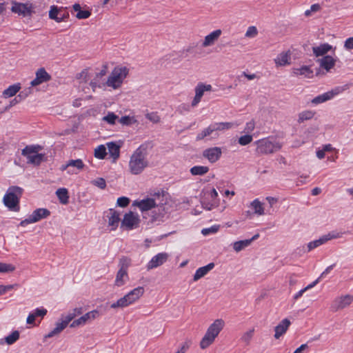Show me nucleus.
Here are the masks:
<instances>
[{
    "mask_svg": "<svg viewBox=\"0 0 353 353\" xmlns=\"http://www.w3.org/2000/svg\"><path fill=\"white\" fill-rule=\"evenodd\" d=\"M67 322H65L64 321H62L61 323H57L56 324V327L51 332H50L46 336V337L50 338L59 334L63 329L67 327Z\"/></svg>",
    "mask_w": 353,
    "mask_h": 353,
    "instance_id": "nucleus-34",
    "label": "nucleus"
},
{
    "mask_svg": "<svg viewBox=\"0 0 353 353\" xmlns=\"http://www.w3.org/2000/svg\"><path fill=\"white\" fill-rule=\"evenodd\" d=\"M19 103L17 97L8 101L7 98H1L0 99V110H8L12 108L15 104Z\"/></svg>",
    "mask_w": 353,
    "mask_h": 353,
    "instance_id": "nucleus-29",
    "label": "nucleus"
},
{
    "mask_svg": "<svg viewBox=\"0 0 353 353\" xmlns=\"http://www.w3.org/2000/svg\"><path fill=\"white\" fill-rule=\"evenodd\" d=\"M201 205H202V207L204 209H206L207 210H211L212 208V206H213L212 203H208V202H206L204 201H201Z\"/></svg>",
    "mask_w": 353,
    "mask_h": 353,
    "instance_id": "nucleus-63",
    "label": "nucleus"
},
{
    "mask_svg": "<svg viewBox=\"0 0 353 353\" xmlns=\"http://www.w3.org/2000/svg\"><path fill=\"white\" fill-rule=\"evenodd\" d=\"M169 254L166 252H161L155 255L148 262L146 268L148 270L161 266L168 259Z\"/></svg>",
    "mask_w": 353,
    "mask_h": 353,
    "instance_id": "nucleus-16",
    "label": "nucleus"
},
{
    "mask_svg": "<svg viewBox=\"0 0 353 353\" xmlns=\"http://www.w3.org/2000/svg\"><path fill=\"white\" fill-rule=\"evenodd\" d=\"M225 322L221 319H216L208 328L205 335L200 341V347L205 350L212 345L220 332L223 329Z\"/></svg>",
    "mask_w": 353,
    "mask_h": 353,
    "instance_id": "nucleus-2",
    "label": "nucleus"
},
{
    "mask_svg": "<svg viewBox=\"0 0 353 353\" xmlns=\"http://www.w3.org/2000/svg\"><path fill=\"white\" fill-rule=\"evenodd\" d=\"M353 301V296L351 294L341 295L336 297L332 302L330 310L332 312L342 310L351 305Z\"/></svg>",
    "mask_w": 353,
    "mask_h": 353,
    "instance_id": "nucleus-9",
    "label": "nucleus"
},
{
    "mask_svg": "<svg viewBox=\"0 0 353 353\" xmlns=\"http://www.w3.org/2000/svg\"><path fill=\"white\" fill-rule=\"evenodd\" d=\"M144 293L143 287H138L137 288L133 289L130 292H129L124 296L118 299L116 302L112 303L110 305V307L112 309L117 308H123L125 307L128 306L129 305L134 303L137 301L141 296H143Z\"/></svg>",
    "mask_w": 353,
    "mask_h": 353,
    "instance_id": "nucleus-4",
    "label": "nucleus"
},
{
    "mask_svg": "<svg viewBox=\"0 0 353 353\" xmlns=\"http://www.w3.org/2000/svg\"><path fill=\"white\" fill-rule=\"evenodd\" d=\"M162 201L163 199L157 200V205H156L153 211V212L155 213L154 219L163 217L169 210V208L166 205V203H163Z\"/></svg>",
    "mask_w": 353,
    "mask_h": 353,
    "instance_id": "nucleus-21",
    "label": "nucleus"
},
{
    "mask_svg": "<svg viewBox=\"0 0 353 353\" xmlns=\"http://www.w3.org/2000/svg\"><path fill=\"white\" fill-rule=\"evenodd\" d=\"M106 154V148L103 145H100L94 150V157L99 159H103Z\"/></svg>",
    "mask_w": 353,
    "mask_h": 353,
    "instance_id": "nucleus-39",
    "label": "nucleus"
},
{
    "mask_svg": "<svg viewBox=\"0 0 353 353\" xmlns=\"http://www.w3.org/2000/svg\"><path fill=\"white\" fill-rule=\"evenodd\" d=\"M77 78L80 80V83H86L89 79L88 70L84 69L82 70L77 74Z\"/></svg>",
    "mask_w": 353,
    "mask_h": 353,
    "instance_id": "nucleus-47",
    "label": "nucleus"
},
{
    "mask_svg": "<svg viewBox=\"0 0 353 353\" xmlns=\"http://www.w3.org/2000/svg\"><path fill=\"white\" fill-rule=\"evenodd\" d=\"M333 237L334 236H330V234L323 236L320 239L309 243L307 245L308 250H311L314 248H316L319 247V245L323 244L328 240L332 239Z\"/></svg>",
    "mask_w": 353,
    "mask_h": 353,
    "instance_id": "nucleus-32",
    "label": "nucleus"
},
{
    "mask_svg": "<svg viewBox=\"0 0 353 353\" xmlns=\"http://www.w3.org/2000/svg\"><path fill=\"white\" fill-rule=\"evenodd\" d=\"M222 154L221 148L219 147H213L204 150L202 155L206 158L210 163L216 162Z\"/></svg>",
    "mask_w": 353,
    "mask_h": 353,
    "instance_id": "nucleus-17",
    "label": "nucleus"
},
{
    "mask_svg": "<svg viewBox=\"0 0 353 353\" xmlns=\"http://www.w3.org/2000/svg\"><path fill=\"white\" fill-rule=\"evenodd\" d=\"M291 322L288 319H283L275 327H274V338L279 339L283 334H284L290 325Z\"/></svg>",
    "mask_w": 353,
    "mask_h": 353,
    "instance_id": "nucleus-20",
    "label": "nucleus"
},
{
    "mask_svg": "<svg viewBox=\"0 0 353 353\" xmlns=\"http://www.w3.org/2000/svg\"><path fill=\"white\" fill-rule=\"evenodd\" d=\"M47 313V310L46 309H39L37 308L34 313V315H35V316H44Z\"/></svg>",
    "mask_w": 353,
    "mask_h": 353,
    "instance_id": "nucleus-62",
    "label": "nucleus"
},
{
    "mask_svg": "<svg viewBox=\"0 0 353 353\" xmlns=\"http://www.w3.org/2000/svg\"><path fill=\"white\" fill-rule=\"evenodd\" d=\"M313 112H302L299 116V122H303L305 120L310 119L313 117Z\"/></svg>",
    "mask_w": 353,
    "mask_h": 353,
    "instance_id": "nucleus-51",
    "label": "nucleus"
},
{
    "mask_svg": "<svg viewBox=\"0 0 353 353\" xmlns=\"http://www.w3.org/2000/svg\"><path fill=\"white\" fill-rule=\"evenodd\" d=\"M292 72L294 75H303L307 78H311L313 73L310 68L307 65L302 66L299 68H294Z\"/></svg>",
    "mask_w": 353,
    "mask_h": 353,
    "instance_id": "nucleus-31",
    "label": "nucleus"
},
{
    "mask_svg": "<svg viewBox=\"0 0 353 353\" xmlns=\"http://www.w3.org/2000/svg\"><path fill=\"white\" fill-rule=\"evenodd\" d=\"M290 59V54L288 52H283L277 56L274 61L277 65H285L290 63L289 61Z\"/></svg>",
    "mask_w": 353,
    "mask_h": 353,
    "instance_id": "nucleus-30",
    "label": "nucleus"
},
{
    "mask_svg": "<svg viewBox=\"0 0 353 353\" xmlns=\"http://www.w3.org/2000/svg\"><path fill=\"white\" fill-rule=\"evenodd\" d=\"M102 119L110 124H114L116 120L119 119V117L113 113H110L107 116L103 117Z\"/></svg>",
    "mask_w": 353,
    "mask_h": 353,
    "instance_id": "nucleus-54",
    "label": "nucleus"
},
{
    "mask_svg": "<svg viewBox=\"0 0 353 353\" xmlns=\"http://www.w3.org/2000/svg\"><path fill=\"white\" fill-rule=\"evenodd\" d=\"M344 46L347 50L353 49V37L348 38L345 41Z\"/></svg>",
    "mask_w": 353,
    "mask_h": 353,
    "instance_id": "nucleus-61",
    "label": "nucleus"
},
{
    "mask_svg": "<svg viewBox=\"0 0 353 353\" xmlns=\"http://www.w3.org/2000/svg\"><path fill=\"white\" fill-rule=\"evenodd\" d=\"M68 165L70 167H74L79 170H83L85 166L81 159L70 160L68 161Z\"/></svg>",
    "mask_w": 353,
    "mask_h": 353,
    "instance_id": "nucleus-45",
    "label": "nucleus"
},
{
    "mask_svg": "<svg viewBox=\"0 0 353 353\" xmlns=\"http://www.w3.org/2000/svg\"><path fill=\"white\" fill-rule=\"evenodd\" d=\"M215 129L216 130H222L225 129H229L234 126V123L231 122H222L215 123Z\"/></svg>",
    "mask_w": 353,
    "mask_h": 353,
    "instance_id": "nucleus-48",
    "label": "nucleus"
},
{
    "mask_svg": "<svg viewBox=\"0 0 353 353\" xmlns=\"http://www.w3.org/2000/svg\"><path fill=\"white\" fill-rule=\"evenodd\" d=\"M145 117L154 123H157L160 121V118L157 114V112H149L145 114Z\"/></svg>",
    "mask_w": 353,
    "mask_h": 353,
    "instance_id": "nucleus-53",
    "label": "nucleus"
},
{
    "mask_svg": "<svg viewBox=\"0 0 353 353\" xmlns=\"http://www.w3.org/2000/svg\"><path fill=\"white\" fill-rule=\"evenodd\" d=\"M110 216L108 218V225L112 226V230H115L120 222L119 213L117 211L110 209Z\"/></svg>",
    "mask_w": 353,
    "mask_h": 353,
    "instance_id": "nucleus-26",
    "label": "nucleus"
},
{
    "mask_svg": "<svg viewBox=\"0 0 353 353\" xmlns=\"http://www.w3.org/2000/svg\"><path fill=\"white\" fill-rule=\"evenodd\" d=\"M49 17L58 23L65 21L69 17V14L63 8L52 6L49 11Z\"/></svg>",
    "mask_w": 353,
    "mask_h": 353,
    "instance_id": "nucleus-14",
    "label": "nucleus"
},
{
    "mask_svg": "<svg viewBox=\"0 0 353 353\" xmlns=\"http://www.w3.org/2000/svg\"><path fill=\"white\" fill-rule=\"evenodd\" d=\"M130 201L128 197L121 196L117 199V203L118 206L125 208L129 205Z\"/></svg>",
    "mask_w": 353,
    "mask_h": 353,
    "instance_id": "nucleus-55",
    "label": "nucleus"
},
{
    "mask_svg": "<svg viewBox=\"0 0 353 353\" xmlns=\"http://www.w3.org/2000/svg\"><path fill=\"white\" fill-rule=\"evenodd\" d=\"M214 267V263H210L205 266L199 268L195 272L194 275V281H198L201 278L203 277L205 275L208 274L213 268Z\"/></svg>",
    "mask_w": 353,
    "mask_h": 353,
    "instance_id": "nucleus-23",
    "label": "nucleus"
},
{
    "mask_svg": "<svg viewBox=\"0 0 353 353\" xmlns=\"http://www.w3.org/2000/svg\"><path fill=\"white\" fill-rule=\"evenodd\" d=\"M91 15V12L89 10H79L77 13L76 17L79 19H88Z\"/></svg>",
    "mask_w": 353,
    "mask_h": 353,
    "instance_id": "nucleus-57",
    "label": "nucleus"
},
{
    "mask_svg": "<svg viewBox=\"0 0 353 353\" xmlns=\"http://www.w3.org/2000/svg\"><path fill=\"white\" fill-rule=\"evenodd\" d=\"M219 226L218 225H213L209 228H205L203 229L201 231V233L203 235L209 234L210 233H216L219 230Z\"/></svg>",
    "mask_w": 353,
    "mask_h": 353,
    "instance_id": "nucleus-58",
    "label": "nucleus"
},
{
    "mask_svg": "<svg viewBox=\"0 0 353 353\" xmlns=\"http://www.w3.org/2000/svg\"><path fill=\"white\" fill-rule=\"evenodd\" d=\"M251 206L254 210V213L262 215L264 214V210L262 206V203L258 200L255 199L251 203Z\"/></svg>",
    "mask_w": 353,
    "mask_h": 353,
    "instance_id": "nucleus-40",
    "label": "nucleus"
},
{
    "mask_svg": "<svg viewBox=\"0 0 353 353\" xmlns=\"http://www.w3.org/2000/svg\"><path fill=\"white\" fill-rule=\"evenodd\" d=\"M254 128H255V123L253 120H252L246 123V125L244 128V132L248 134V133L251 132L252 131H253Z\"/></svg>",
    "mask_w": 353,
    "mask_h": 353,
    "instance_id": "nucleus-60",
    "label": "nucleus"
},
{
    "mask_svg": "<svg viewBox=\"0 0 353 353\" xmlns=\"http://www.w3.org/2000/svg\"><path fill=\"white\" fill-rule=\"evenodd\" d=\"M140 223L139 216L134 212L130 211L125 213L123 220L121 221V228H125L128 230H130L139 227Z\"/></svg>",
    "mask_w": 353,
    "mask_h": 353,
    "instance_id": "nucleus-11",
    "label": "nucleus"
},
{
    "mask_svg": "<svg viewBox=\"0 0 353 353\" xmlns=\"http://www.w3.org/2000/svg\"><path fill=\"white\" fill-rule=\"evenodd\" d=\"M11 11L22 17H30L33 12V7L30 3H23L16 1L12 3Z\"/></svg>",
    "mask_w": 353,
    "mask_h": 353,
    "instance_id": "nucleus-12",
    "label": "nucleus"
},
{
    "mask_svg": "<svg viewBox=\"0 0 353 353\" xmlns=\"http://www.w3.org/2000/svg\"><path fill=\"white\" fill-rule=\"evenodd\" d=\"M192 344V341L190 340H186L181 346L179 351L181 353H185L187 350L190 348Z\"/></svg>",
    "mask_w": 353,
    "mask_h": 353,
    "instance_id": "nucleus-59",
    "label": "nucleus"
},
{
    "mask_svg": "<svg viewBox=\"0 0 353 353\" xmlns=\"http://www.w3.org/2000/svg\"><path fill=\"white\" fill-rule=\"evenodd\" d=\"M128 73L129 69L125 66H117L114 68L106 81V85L114 90L121 88Z\"/></svg>",
    "mask_w": 353,
    "mask_h": 353,
    "instance_id": "nucleus-3",
    "label": "nucleus"
},
{
    "mask_svg": "<svg viewBox=\"0 0 353 353\" xmlns=\"http://www.w3.org/2000/svg\"><path fill=\"white\" fill-rule=\"evenodd\" d=\"M252 141V136L247 134L239 137L238 142L241 145H246L251 143Z\"/></svg>",
    "mask_w": 353,
    "mask_h": 353,
    "instance_id": "nucleus-49",
    "label": "nucleus"
},
{
    "mask_svg": "<svg viewBox=\"0 0 353 353\" xmlns=\"http://www.w3.org/2000/svg\"><path fill=\"white\" fill-rule=\"evenodd\" d=\"M213 90L210 84L199 82L194 88V97L191 102V107L195 108L201 101L205 92H210Z\"/></svg>",
    "mask_w": 353,
    "mask_h": 353,
    "instance_id": "nucleus-8",
    "label": "nucleus"
},
{
    "mask_svg": "<svg viewBox=\"0 0 353 353\" xmlns=\"http://www.w3.org/2000/svg\"><path fill=\"white\" fill-rule=\"evenodd\" d=\"M145 148L141 146L136 150L130 157V171L132 174H139L148 166Z\"/></svg>",
    "mask_w": 353,
    "mask_h": 353,
    "instance_id": "nucleus-1",
    "label": "nucleus"
},
{
    "mask_svg": "<svg viewBox=\"0 0 353 353\" xmlns=\"http://www.w3.org/2000/svg\"><path fill=\"white\" fill-rule=\"evenodd\" d=\"M254 143L256 145V152L261 154H271L281 148V143L271 141L267 139L256 141Z\"/></svg>",
    "mask_w": 353,
    "mask_h": 353,
    "instance_id": "nucleus-7",
    "label": "nucleus"
},
{
    "mask_svg": "<svg viewBox=\"0 0 353 353\" xmlns=\"http://www.w3.org/2000/svg\"><path fill=\"white\" fill-rule=\"evenodd\" d=\"M56 194L62 204H67L69 200L68 192L66 188H59L56 191Z\"/></svg>",
    "mask_w": 353,
    "mask_h": 353,
    "instance_id": "nucleus-33",
    "label": "nucleus"
},
{
    "mask_svg": "<svg viewBox=\"0 0 353 353\" xmlns=\"http://www.w3.org/2000/svg\"><path fill=\"white\" fill-rule=\"evenodd\" d=\"M254 333V328L250 329L245 332L241 336V341L245 345H249L251 343V340L253 338Z\"/></svg>",
    "mask_w": 353,
    "mask_h": 353,
    "instance_id": "nucleus-36",
    "label": "nucleus"
},
{
    "mask_svg": "<svg viewBox=\"0 0 353 353\" xmlns=\"http://www.w3.org/2000/svg\"><path fill=\"white\" fill-rule=\"evenodd\" d=\"M160 199L161 196L158 194L154 198H148L140 201H135L133 205L137 206L142 212L148 211L155 208L156 205H157V200Z\"/></svg>",
    "mask_w": 353,
    "mask_h": 353,
    "instance_id": "nucleus-13",
    "label": "nucleus"
},
{
    "mask_svg": "<svg viewBox=\"0 0 353 353\" xmlns=\"http://www.w3.org/2000/svg\"><path fill=\"white\" fill-rule=\"evenodd\" d=\"M83 309L82 307H77L73 310V312L68 314L65 320H63L65 322H67V325L77 315H79L82 314Z\"/></svg>",
    "mask_w": 353,
    "mask_h": 353,
    "instance_id": "nucleus-42",
    "label": "nucleus"
},
{
    "mask_svg": "<svg viewBox=\"0 0 353 353\" xmlns=\"http://www.w3.org/2000/svg\"><path fill=\"white\" fill-rule=\"evenodd\" d=\"M128 279V272L126 270H119L117 272L114 285L117 287H121L123 285L126 280Z\"/></svg>",
    "mask_w": 353,
    "mask_h": 353,
    "instance_id": "nucleus-28",
    "label": "nucleus"
},
{
    "mask_svg": "<svg viewBox=\"0 0 353 353\" xmlns=\"http://www.w3.org/2000/svg\"><path fill=\"white\" fill-rule=\"evenodd\" d=\"M119 121L123 125H128L136 122V120L134 117L124 116L120 118Z\"/></svg>",
    "mask_w": 353,
    "mask_h": 353,
    "instance_id": "nucleus-50",
    "label": "nucleus"
},
{
    "mask_svg": "<svg viewBox=\"0 0 353 353\" xmlns=\"http://www.w3.org/2000/svg\"><path fill=\"white\" fill-rule=\"evenodd\" d=\"M50 214V212L46 208H39L33 211L28 218L23 220L20 223V225L26 226L28 224L36 223L42 219L48 217Z\"/></svg>",
    "mask_w": 353,
    "mask_h": 353,
    "instance_id": "nucleus-10",
    "label": "nucleus"
},
{
    "mask_svg": "<svg viewBox=\"0 0 353 353\" xmlns=\"http://www.w3.org/2000/svg\"><path fill=\"white\" fill-rule=\"evenodd\" d=\"M250 245V241L246 240H242L236 241L234 243L233 248L236 252H240L245 248L248 247Z\"/></svg>",
    "mask_w": 353,
    "mask_h": 353,
    "instance_id": "nucleus-38",
    "label": "nucleus"
},
{
    "mask_svg": "<svg viewBox=\"0 0 353 353\" xmlns=\"http://www.w3.org/2000/svg\"><path fill=\"white\" fill-rule=\"evenodd\" d=\"M307 348V345L306 343L302 344L299 347H298L294 353H303V352Z\"/></svg>",
    "mask_w": 353,
    "mask_h": 353,
    "instance_id": "nucleus-64",
    "label": "nucleus"
},
{
    "mask_svg": "<svg viewBox=\"0 0 353 353\" xmlns=\"http://www.w3.org/2000/svg\"><path fill=\"white\" fill-rule=\"evenodd\" d=\"M106 145L110 157L114 159V161L117 160L119 157L120 154V145L114 142L107 143Z\"/></svg>",
    "mask_w": 353,
    "mask_h": 353,
    "instance_id": "nucleus-27",
    "label": "nucleus"
},
{
    "mask_svg": "<svg viewBox=\"0 0 353 353\" xmlns=\"http://www.w3.org/2000/svg\"><path fill=\"white\" fill-rule=\"evenodd\" d=\"M15 270V267L10 263H0V272H12Z\"/></svg>",
    "mask_w": 353,
    "mask_h": 353,
    "instance_id": "nucleus-44",
    "label": "nucleus"
},
{
    "mask_svg": "<svg viewBox=\"0 0 353 353\" xmlns=\"http://www.w3.org/2000/svg\"><path fill=\"white\" fill-rule=\"evenodd\" d=\"M318 61L320 63V66L327 71H330L334 66L336 62L333 57L329 55L324 56L322 59H319Z\"/></svg>",
    "mask_w": 353,
    "mask_h": 353,
    "instance_id": "nucleus-22",
    "label": "nucleus"
},
{
    "mask_svg": "<svg viewBox=\"0 0 353 353\" xmlns=\"http://www.w3.org/2000/svg\"><path fill=\"white\" fill-rule=\"evenodd\" d=\"M130 262H131L130 259H129L126 256L122 257L119 261V265H120L119 270H126L128 272V268L130 265Z\"/></svg>",
    "mask_w": 353,
    "mask_h": 353,
    "instance_id": "nucleus-46",
    "label": "nucleus"
},
{
    "mask_svg": "<svg viewBox=\"0 0 353 353\" xmlns=\"http://www.w3.org/2000/svg\"><path fill=\"white\" fill-rule=\"evenodd\" d=\"M21 89L20 83H16L10 85L7 89H6L3 93L1 98H10L14 96Z\"/></svg>",
    "mask_w": 353,
    "mask_h": 353,
    "instance_id": "nucleus-25",
    "label": "nucleus"
},
{
    "mask_svg": "<svg viewBox=\"0 0 353 353\" xmlns=\"http://www.w3.org/2000/svg\"><path fill=\"white\" fill-rule=\"evenodd\" d=\"M214 131L217 130L215 129V125L214 124L209 126L208 128L205 129L201 133H199L197 136V139H203L205 137L210 135Z\"/></svg>",
    "mask_w": 353,
    "mask_h": 353,
    "instance_id": "nucleus-43",
    "label": "nucleus"
},
{
    "mask_svg": "<svg viewBox=\"0 0 353 353\" xmlns=\"http://www.w3.org/2000/svg\"><path fill=\"white\" fill-rule=\"evenodd\" d=\"M19 338V332L17 330L12 332L10 335L5 338V341L8 345L15 343Z\"/></svg>",
    "mask_w": 353,
    "mask_h": 353,
    "instance_id": "nucleus-41",
    "label": "nucleus"
},
{
    "mask_svg": "<svg viewBox=\"0 0 353 353\" xmlns=\"http://www.w3.org/2000/svg\"><path fill=\"white\" fill-rule=\"evenodd\" d=\"M221 34L222 30L221 29H217L206 35L204 38V41L202 43V46L203 48H206L214 45V43L219 39Z\"/></svg>",
    "mask_w": 353,
    "mask_h": 353,
    "instance_id": "nucleus-19",
    "label": "nucleus"
},
{
    "mask_svg": "<svg viewBox=\"0 0 353 353\" xmlns=\"http://www.w3.org/2000/svg\"><path fill=\"white\" fill-rule=\"evenodd\" d=\"M92 184H93L95 186H97L101 190H103L106 187V183L103 178H98L95 180L92 181Z\"/></svg>",
    "mask_w": 353,
    "mask_h": 353,
    "instance_id": "nucleus-52",
    "label": "nucleus"
},
{
    "mask_svg": "<svg viewBox=\"0 0 353 353\" xmlns=\"http://www.w3.org/2000/svg\"><path fill=\"white\" fill-rule=\"evenodd\" d=\"M332 46L328 43H322L319 46L313 47L312 51L316 57L325 55L327 52L332 50Z\"/></svg>",
    "mask_w": 353,
    "mask_h": 353,
    "instance_id": "nucleus-24",
    "label": "nucleus"
},
{
    "mask_svg": "<svg viewBox=\"0 0 353 353\" xmlns=\"http://www.w3.org/2000/svg\"><path fill=\"white\" fill-rule=\"evenodd\" d=\"M22 194V189L17 186L10 187L3 196V203L10 210L17 212L19 210V198Z\"/></svg>",
    "mask_w": 353,
    "mask_h": 353,
    "instance_id": "nucleus-5",
    "label": "nucleus"
},
{
    "mask_svg": "<svg viewBox=\"0 0 353 353\" xmlns=\"http://www.w3.org/2000/svg\"><path fill=\"white\" fill-rule=\"evenodd\" d=\"M41 148V146L39 145H28L23 149L21 154L27 157L28 163L38 165L43 161L44 158V154H38V152Z\"/></svg>",
    "mask_w": 353,
    "mask_h": 353,
    "instance_id": "nucleus-6",
    "label": "nucleus"
},
{
    "mask_svg": "<svg viewBox=\"0 0 353 353\" xmlns=\"http://www.w3.org/2000/svg\"><path fill=\"white\" fill-rule=\"evenodd\" d=\"M343 90H345V88L336 87L332 89L331 91L327 92L325 93H323L314 97L312 100V103L314 104H319L321 103L325 102L326 101L331 99L335 95H337L339 93L342 92Z\"/></svg>",
    "mask_w": 353,
    "mask_h": 353,
    "instance_id": "nucleus-15",
    "label": "nucleus"
},
{
    "mask_svg": "<svg viewBox=\"0 0 353 353\" xmlns=\"http://www.w3.org/2000/svg\"><path fill=\"white\" fill-rule=\"evenodd\" d=\"M99 316V312L97 310H92L87 312L78 319L74 320L70 325V327H75L81 325H84L88 321L94 320Z\"/></svg>",
    "mask_w": 353,
    "mask_h": 353,
    "instance_id": "nucleus-18",
    "label": "nucleus"
},
{
    "mask_svg": "<svg viewBox=\"0 0 353 353\" xmlns=\"http://www.w3.org/2000/svg\"><path fill=\"white\" fill-rule=\"evenodd\" d=\"M209 171V168L203 165L194 166L190 169V173L194 175L203 176Z\"/></svg>",
    "mask_w": 353,
    "mask_h": 353,
    "instance_id": "nucleus-35",
    "label": "nucleus"
},
{
    "mask_svg": "<svg viewBox=\"0 0 353 353\" xmlns=\"http://www.w3.org/2000/svg\"><path fill=\"white\" fill-rule=\"evenodd\" d=\"M257 34L258 31L256 28L255 26H250L245 35L246 37H254Z\"/></svg>",
    "mask_w": 353,
    "mask_h": 353,
    "instance_id": "nucleus-56",
    "label": "nucleus"
},
{
    "mask_svg": "<svg viewBox=\"0 0 353 353\" xmlns=\"http://www.w3.org/2000/svg\"><path fill=\"white\" fill-rule=\"evenodd\" d=\"M36 77L41 81L42 83L47 82L51 79L50 75L43 68H39L36 72Z\"/></svg>",
    "mask_w": 353,
    "mask_h": 353,
    "instance_id": "nucleus-37",
    "label": "nucleus"
}]
</instances>
